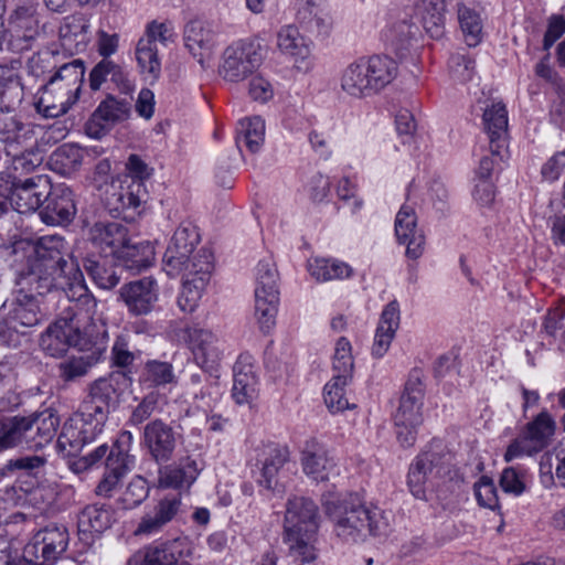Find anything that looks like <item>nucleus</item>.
Listing matches in <instances>:
<instances>
[{
	"label": "nucleus",
	"instance_id": "8",
	"mask_svg": "<svg viewBox=\"0 0 565 565\" xmlns=\"http://www.w3.org/2000/svg\"><path fill=\"white\" fill-rule=\"evenodd\" d=\"M120 380H125L122 373H111L108 377L96 380L90 385L88 396L75 414L97 435L102 433L110 409L118 403L117 385Z\"/></svg>",
	"mask_w": 565,
	"mask_h": 565
},
{
	"label": "nucleus",
	"instance_id": "54",
	"mask_svg": "<svg viewBox=\"0 0 565 565\" xmlns=\"http://www.w3.org/2000/svg\"><path fill=\"white\" fill-rule=\"evenodd\" d=\"M7 156L11 157V167L19 174L33 173L43 163V154L34 145Z\"/></svg>",
	"mask_w": 565,
	"mask_h": 565
},
{
	"label": "nucleus",
	"instance_id": "12",
	"mask_svg": "<svg viewBox=\"0 0 565 565\" xmlns=\"http://www.w3.org/2000/svg\"><path fill=\"white\" fill-rule=\"evenodd\" d=\"M68 532L63 525H50L39 531L25 546L24 557L34 565H52L66 551Z\"/></svg>",
	"mask_w": 565,
	"mask_h": 565
},
{
	"label": "nucleus",
	"instance_id": "61",
	"mask_svg": "<svg viewBox=\"0 0 565 565\" xmlns=\"http://www.w3.org/2000/svg\"><path fill=\"white\" fill-rule=\"evenodd\" d=\"M14 189V174L0 171V217L13 209L12 191Z\"/></svg>",
	"mask_w": 565,
	"mask_h": 565
},
{
	"label": "nucleus",
	"instance_id": "51",
	"mask_svg": "<svg viewBox=\"0 0 565 565\" xmlns=\"http://www.w3.org/2000/svg\"><path fill=\"white\" fill-rule=\"evenodd\" d=\"M242 135L237 137L238 147L244 146L253 153L260 149L265 136V121L259 116L241 120Z\"/></svg>",
	"mask_w": 565,
	"mask_h": 565
},
{
	"label": "nucleus",
	"instance_id": "39",
	"mask_svg": "<svg viewBox=\"0 0 565 565\" xmlns=\"http://www.w3.org/2000/svg\"><path fill=\"white\" fill-rule=\"evenodd\" d=\"M84 78V65L79 60H74L63 64L47 83H54L55 88L61 90L63 95L77 100L78 92Z\"/></svg>",
	"mask_w": 565,
	"mask_h": 565
},
{
	"label": "nucleus",
	"instance_id": "13",
	"mask_svg": "<svg viewBox=\"0 0 565 565\" xmlns=\"http://www.w3.org/2000/svg\"><path fill=\"white\" fill-rule=\"evenodd\" d=\"M300 465L303 473L316 482H327L339 475L338 465L326 445L313 437L301 447Z\"/></svg>",
	"mask_w": 565,
	"mask_h": 565
},
{
	"label": "nucleus",
	"instance_id": "7",
	"mask_svg": "<svg viewBox=\"0 0 565 565\" xmlns=\"http://www.w3.org/2000/svg\"><path fill=\"white\" fill-rule=\"evenodd\" d=\"M278 270L273 256L262 258L255 268V316L259 329L268 333L276 323L279 305Z\"/></svg>",
	"mask_w": 565,
	"mask_h": 565
},
{
	"label": "nucleus",
	"instance_id": "35",
	"mask_svg": "<svg viewBox=\"0 0 565 565\" xmlns=\"http://www.w3.org/2000/svg\"><path fill=\"white\" fill-rule=\"evenodd\" d=\"M399 305L396 300H393L386 305L381 313L372 347L373 356L382 358L387 352L399 327Z\"/></svg>",
	"mask_w": 565,
	"mask_h": 565
},
{
	"label": "nucleus",
	"instance_id": "44",
	"mask_svg": "<svg viewBox=\"0 0 565 565\" xmlns=\"http://www.w3.org/2000/svg\"><path fill=\"white\" fill-rule=\"evenodd\" d=\"M125 263V266L132 270H142L149 267L154 258L153 246L149 242H130L124 244L116 255Z\"/></svg>",
	"mask_w": 565,
	"mask_h": 565
},
{
	"label": "nucleus",
	"instance_id": "10",
	"mask_svg": "<svg viewBox=\"0 0 565 565\" xmlns=\"http://www.w3.org/2000/svg\"><path fill=\"white\" fill-rule=\"evenodd\" d=\"M172 38V30L166 23L151 22L137 43L136 58L142 74L157 79L161 73L160 47Z\"/></svg>",
	"mask_w": 565,
	"mask_h": 565
},
{
	"label": "nucleus",
	"instance_id": "45",
	"mask_svg": "<svg viewBox=\"0 0 565 565\" xmlns=\"http://www.w3.org/2000/svg\"><path fill=\"white\" fill-rule=\"evenodd\" d=\"M114 520L113 511L105 505H87L78 515V531L81 533H102L107 530Z\"/></svg>",
	"mask_w": 565,
	"mask_h": 565
},
{
	"label": "nucleus",
	"instance_id": "53",
	"mask_svg": "<svg viewBox=\"0 0 565 565\" xmlns=\"http://www.w3.org/2000/svg\"><path fill=\"white\" fill-rule=\"evenodd\" d=\"M458 19L467 45L470 47L477 46L482 39V21L479 14L461 6L458 9Z\"/></svg>",
	"mask_w": 565,
	"mask_h": 565
},
{
	"label": "nucleus",
	"instance_id": "27",
	"mask_svg": "<svg viewBox=\"0 0 565 565\" xmlns=\"http://www.w3.org/2000/svg\"><path fill=\"white\" fill-rule=\"evenodd\" d=\"M395 234L401 244L406 245V255L411 258H418L425 244V236L417 228V217L414 209L404 204L395 218Z\"/></svg>",
	"mask_w": 565,
	"mask_h": 565
},
{
	"label": "nucleus",
	"instance_id": "63",
	"mask_svg": "<svg viewBox=\"0 0 565 565\" xmlns=\"http://www.w3.org/2000/svg\"><path fill=\"white\" fill-rule=\"evenodd\" d=\"M454 75L461 82L471 79L475 61L467 55L457 54L451 57Z\"/></svg>",
	"mask_w": 565,
	"mask_h": 565
},
{
	"label": "nucleus",
	"instance_id": "49",
	"mask_svg": "<svg viewBox=\"0 0 565 565\" xmlns=\"http://www.w3.org/2000/svg\"><path fill=\"white\" fill-rule=\"evenodd\" d=\"M352 377L333 374L332 379L324 386V403L331 413L342 412L344 409L353 408L354 405L350 404L345 398V386L350 383Z\"/></svg>",
	"mask_w": 565,
	"mask_h": 565
},
{
	"label": "nucleus",
	"instance_id": "25",
	"mask_svg": "<svg viewBox=\"0 0 565 565\" xmlns=\"http://www.w3.org/2000/svg\"><path fill=\"white\" fill-rule=\"evenodd\" d=\"M216 31L210 22L191 20L184 28V43L190 53L204 66L210 62L215 46Z\"/></svg>",
	"mask_w": 565,
	"mask_h": 565
},
{
	"label": "nucleus",
	"instance_id": "57",
	"mask_svg": "<svg viewBox=\"0 0 565 565\" xmlns=\"http://www.w3.org/2000/svg\"><path fill=\"white\" fill-rule=\"evenodd\" d=\"M527 472L524 469L508 467L503 469L500 476L501 489L513 495H521L526 491Z\"/></svg>",
	"mask_w": 565,
	"mask_h": 565
},
{
	"label": "nucleus",
	"instance_id": "2",
	"mask_svg": "<svg viewBox=\"0 0 565 565\" xmlns=\"http://www.w3.org/2000/svg\"><path fill=\"white\" fill-rule=\"evenodd\" d=\"M199 242L198 227L191 222H182L163 255L168 275L182 274L183 284L178 305L184 312H193L198 307L213 268L212 254L207 249L195 252Z\"/></svg>",
	"mask_w": 565,
	"mask_h": 565
},
{
	"label": "nucleus",
	"instance_id": "14",
	"mask_svg": "<svg viewBox=\"0 0 565 565\" xmlns=\"http://www.w3.org/2000/svg\"><path fill=\"white\" fill-rule=\"evenodd\" d=\"M149 194L145 183L130 177H119L107 190L106 202L111 211L140 213V207L148 201Z\"/></svg>",
	"mask_w": 565,
	"mask_h": 565
},
{
	"label": "nucleus",
	"instance_id": "21",
	"mask_svg": "<svg viewBox=\"0 0 565 565\" xmlns=\"http://www.w3.org/2000/svg\"><path fill=\"white\" fill-rule=\"evenodd\" d=\"M158 285L151 277L125 284L119 290V298L128 311L135 316L149 313L158 300Z\"/></svg>",
	"mask_w": 565,
	"mask_h": 565
},
{
	"label": "nucleus",
	"instance_id": "40",
	"mask_svg": "<svg viewBox=\"0 0 565 565\" xmlns=\"http://www.w3.org/2000/svg\"><path fill=\"white\" fill-rule=\"evenodd\" d=\"M128 471V456L122 451L113 449L106 461V472L96 487V493L102 497H111L121 478Z\"/></svg>",
	"mask_w": 565,
	"mask_h": 565
},
{
	"label": "nucleus",
	"instance_id": "33",
	"mask_svg": "<svg viewBox=\"0 0 565 565\" xmlns=\"http://www.w3.org/2000/svg\"><path fill=\"white\" fill-rule=\"evenodd\" d=\"M180 504L181 501L178 495L163 498L153 510L141 518L135 533L137 535H150L159 532L174 518Z\"/></svg>",
	"mask_w": 565,
	"mask_h": 565
},
{
	"label": "nucleus",
	"instance_id": "47",
	"mask_svg": "<svg viewBox=\"0 0 565 565\" xmlns=\"http://www.w3.org/2000/svg\"><path fill=\"white\" fill-rule=\"evenodd\" d=\"M9 30L18 39L30 42L39 34V20L28 8H19L9 18Z\"/></svg>",
	"mask_w": 565,
	"mask_h": 565
},
{
	"label": "nucleus",
	"instance_id": "36",
	"mask_svg": "<svg viewBox=\"0 0 565 565\" xmlns=\"http://www.w3.org/2000/svg\"><path fill=\"white\" fill-rule=\"evenodd\" d=\"M31 420L25 416H9L0 418V452L21 448L26 449L31 439Z\"/></svg>",
	"mask_w": 565,
	"mask_h": 565
},
{
	"label": "nucleus",
	"instance_id": "32",
	"mask_svg": "<svg viewBox=\"0 0 565 565\" xmlns=\"http://www.w3.org/2000/svg\"><path fill=\"white\" fill-rule=\"evenodd\" d=\"M97 434L75 414L64 423L57 439L58 448L68 456L79 452L83 447L96 438Z\"/></svg>",
	"mask_w": 565,
	"mask_h": 565
},
{
	"label": "nucleus",
	"instance_id": "18",
	"mask_svg": "<svg viewBox=\"0 0 565 565\" xmlns=\"http://www.w3.org/2000/svg\"><path fill=\"white\" fill-rule=\"evenodd\" d=\"M74 306L64 311L47 330L56 335L61 341L66 342V348H79L81 350L87 344L85 332L82 330L85 323L93 322L95 319H100L98 312L92 319L86 318L84 309Z\"/></svg>",
	"mask_w": 565,
	"mask_h": 565
},
{
	"label": "nucleus",
	"instance_id": "17",
	"mask_svg": "<svg viewBox=\"0 0 565 565\" xmlns=\"http://www.w3.org/2000/svg\"><path fill=\"white\" fill-rule=\"evenodd\" d=\"M185 556V542L177 539L140 548L128 558L127 565H191Z\"/></svg>",
	"mask_w": 565,
	"mask_h": 565
},
{
	"label": "nucleus",
	"instance_id": "59",
	"mask_svg": "<svg viewBox=\"0 0 565 565\" xmlns=\"http://www.w3.org/2000/svg\"><path fill=\"white\" fill-rule=\"evenodd\" d=\"M149 493L147 482L141 477L134 478L120 498L124 509H134L139 505Z\"/></svg>",
	"mask_w": 565,
	"mask_h": 565
},
{
	"label": "nucleus",
	"instance_id": "16",
	"mask_svg": "<svg viewBox=\"0 0 565 565\" xmlns=\"http://www.w3.org/2000/svg\"><path fill=\"white\" fill-rule=\"evenodd\" d=\"M185 333L196 364L211 375L216 373L221 364L222 351L215 335L199 327H189Z\"/></svg>",
	"mask_w": 565,
	"mask_h": 565
},
{
	"label": "nucleus",
	"instance_id": "58",
	"mask_svg": "<svg viewBox=\"0 0 565 565\" xmlns=\"http://www.w3.org/2000/svg\"><path fill=\"white\" fill-rule=\"evenodd\" d=\"M92 363L85 356H72L58 364L60 377L65 382H73L87 374Z\"/></svg>",
	"mask_w": 565,
	"mask_h": 565
},
{
	"label": "nucleus",
	"instance_id": "52",
	"mask_svg": "<svg viewBox=\"0 0 565 565\" xmlns=\"http://www.w3.org/2000/svg\"><path fill=\"white\" fill-rule=\"evenodd\" d=\"M309 271L321 281L345 278L351 275V268L341 262L316 258L309 263Z\"/></svg>",
	"mask_w": 565,
	"mask_h": 565
},
{
	"label": "nucleus",
	"instance_id": "42",
	"mask_svg": "<svg viewBox=\"0 0 565 565\" xmlns=\"http://www.w3.org/2000/svg\"><path fill=\"white\" fill-rule=\"evenodd\" d=\"M84 268L93 281L102 289H113L120 281L121 269L117 268L113 260L106 257H87Z\"/></svg>",
	"mask_w": 565,
	"mask_h": 565
},
{
	"label": "nucleus",
	"instance_id": "19",
	"mask_svg": "<svg viewBox=\"0 0 565 565\" xmlns=\"http://www.w3.org/2000/svg\"><path fill=\"white\" fill-rule=\"evenodd\" d=\"M276 46L284 56L294 63L297 70L301 72L309 71L311 66L310 42L296 25L288 24L278 30Z\"/></svg>",
	"mask_w": 565,
	"mask_h": 565
},
{
	"label": "nucleus",
	"instance_id": "30",
	"mask_svg": "<svg viewBox=\"0 0 565 565\" xmlns=\"http://www.w3.org/2000/svg\"><path fill=\"white\" fill-rule=\"evenodd\" d=\"M234 380L232 396L239 405H252L257 399L258 376L255 367L247 361V358H239L233 367Z\"/></svg>",
	"mask_w": 565,
	"mask_h": 565
},
{
	"label": "nucleus",
	"instance_id": "5",
	"mask_svg": "<svg viewBox=\"0 0 565 565\" xmlns=\"http://www.w3.org/2000/svg\"><path fill=\"white\" fill-rule=\"evenodd\" d=\"M396 71L395 61L387 56L360 58L344 68L341 88L353 97L372 96L394 79Z\"/></svg>",
	"mask_w": 565,
	"mask_h": 565
},
{
	"label": "nucleus",
	"instance_id": "23",
	"mask_svg": "<svg viewBox=\"0 0 565 565\" xmlns=\"http://www.w3.org/2000/svg\"><path fill=\"white\" fill-rule=\"evenodd\" d=\"M26 288L20 287L12 299L3 302V315L13 326L31 328L40 322V307L38 298Z\"/></svg>",
	"mask_w": 565,
	"mask_h": 565
},
{
	"label": "nucleus",
	"instance_id": "41",
	"mask_svg": "<svg viewBox=\"0 0 565 565\" xmlns=\"http://www.w3.org/2000/svg\"><path fill=\"white\" fill-rule=\"evenodd\" d=\"M28 418L31 420V435H29L31 439L26 444V449H41L54 438L60 419L53 413H43Z\"/></svg>",
	"mask_w": 565,
	"mask_h": 565
},
{
	"label": "nucleus",
	"instance_id": "31",
	"mask_svg": "<svg viewBox=\"0 0 565 565\" xmlns=\"http://www.w3.org/2000/svg\"><path fill=\"white\" fill-rule=\"evenodd\" d=\"M145 445L157 460H169L175 447V434L169 425L160 419L146 425L143 431Z\"/></svg>",
	"mask_w": 565,
	"mask_h": 565
},
{
	"label": "nucleus",
	"instance_id": "22",
	"mask_svg": "<svg viewBox=\"0 0 565 565\" xmlns=\"http://www.w3.org/2000/svg\"><path fill=\"white\" fill-rule=\"evenodd\" d=\"M131 103L128 98L117 99L109 95L103 100L93 113L86 124V131L89 136L100 138L105 130L113 125L129 117Z\"/></svg>",
	"mask_w": 565,
	"mask_h": 565
},
{
	"label": "nucleus",
	"instance_id": "26",
	"mask_svg": "<svg viewBox=\"0 0 565 565\" xmlns=\"http://www.w3.org/2000/svg\"><path fill=\"white\" fill-rule=\"evenodd\" d=\"M443 456L438 451L427 450L419 454L411 465L407 475V486L417 499H426L430 477L439 472Z\"/></svg>",
	"mask_w": 565,
	"mask_h": 565
},
{
	"label": "nucleus",
	"instance_id": "60",
	"mask_svg": "<svg viewBox=\"0 0 565 565\" xmlns=\"http://www.w3.org/2000/svg\"><path fill=\"white\" fill-rule=\"evenodd\" d=\"M475 494L478 503L481 507L494 510L499 508V499L497 488L492 479L482 477L479 482L475 484Z\"/></svg>",
	"mask_w": 565,
	"mask_h": 565
},
{
	"label": "nucleus",
	"instance_id": "4",
	"mask_svg": "<svg viewBox=\"0 0 565 565\" xmlns=\"http://www.w3.org/2000/svg\"><path fill=\"white\" fill-rule=\"evenodd\" d=\"M319 509L309 498L292 497L286 503L282 540L289 555L302 563L318 557L316 543L319 531Z\"/></svg>",
	"mask_w": 565,
	"mask_h": 565
},
{
	"label": "nucleus",
	"instance_id": "38",
	"mask_svg": "<svg viewBox=\"0 0 565 565\" xmlns=\"http://www.w3.org/2000/svg\"><path fill=\"white\" fill-rule=\"evenodd\" d=\"M54 83H46L34 103L36 111L44 118H56L68 111L75 103L72 97L63 95Z\"/></svg>",
	"mask_w": 565,
	"mask_h": 565
},
{
	"label": "nucleus",
	"instance_id": "56",
	"mask_svg": "<svg viewBox=\"0 0 565 565\" xmlns=\"http://www.w3.org/2000/svg\"><path fill=\"white\" fill-rule=\"evenodd\" d=\"M145 380L154 386H160L175 383L177 376L171 363L151 360L145 365Z\"/></svg>",
	"mask_w": 565,
	"mask_h": 565
},
{
	"label": "nucleus",
	"instance_id": "6",
	"mask_svg": "<svg viewBox=\"0 0 565 565\" xmlns=\"http://www.w3.org/2000/svg\"><path fill=\"white\" fill-rule=\"evenodd\" d=\"M424 396L422 372L414 370L405 383L399 405L394 414L397 440L403 447H412L416 441L417 429L424 420Z\"/></svg>",
	"mask_w": 565,
	"mask_h": 565
},
{
	"label": "nucleus",
	"instance_id": "43",
	"mask_svg": "<svg viewBox=\"0 0 565 565\" xmlns=\"http://www.w3.org/2000/svg\"><path fill=\"white\" fill-rule=\"evenodd\" d=\"M290 451L287 447L268 448L260 468L257 482L267 490H274L278 483L279 470L289 461Z\"/></svg>",
	"mask_w": 565,
	"mask_h": 565
},
{
	"label": "nucleus",
	"instance_id": "24",
	"mask_svg": "<svg viewBox=\"0 0 565 565\" xmlns=\"http://www.w3.org/2000/svg\"><path fill=\"white\" fill-rule=\"evenodd\" d=\"M44 202L46 204L39 215L47 225L67 224L76 214L73 192L66 186H50L49 196L44 198Z\"/></svg>",
	"mask_w": 565,
	"mask_h": 565
},
{
	"label": "nucleus",
	"instance_id": "55",
	"mask_svg": "<svg viewBox=\"0 0 565 565\" xmlns=\"http://www.w3.org/2000/svg\"><path fill=\"white\" fill-rule=\"evenodd\" d=\"M354 369L352 345L350 341L341 337L338 339L332 358L333 374L352 377Z\"/></svg>",
	"mask_w": 565,
	"mask_h": 565
},
{
	"label": "nucleus",
	"instance_id": "11",
	"mask_svg": "<svg viewBox=\"0 0 565 565\" xmlns=\"http://www.w3.org/2000/svg\"><path fill=\"white\" fill-rule=\"evenodd\" d=\"M262 60L258 44L250 41L237 42L224 51L220 74L227 82H241L253 74Z\"/></svg>",
	"mask_w": 565,
	"mask_h": 565
},
{
	"label": "nucleus",
	"instance_id": "37",
	"mask_svg": "<svg viewBox=\"0 0 565 565\" xmlns=\"http://www.w3.org/2000/svg\"><path fill=\"white\" fill-rule=\"evenodd\" d=\"M195 460L186 458L179 465L164 466L159 469L158 487L163 489L189 488L199 476Z\"/></svg>",
	"mask_w": 565,
	"mask_h": 565
},
{
	"label": "nucleus",
	"instance_id": "62",
	"mask_svg": "<svg viewBox=\"0 0 565 565\" xmlns=\"http://www.w3.org/2000/svg\"><path fill=\"white\" fill-rule=\"evenodd\" d=\"M248 94L255 102L266 103L274 96L271 84L262 76H255L248 85Z\"/></svg>",
	"mask_w": 565,
	"mask_h": 565
},
{
	"label": "nucleus",
	"instance_id": "1",
	"mask_svg": "<svg viewBox=\"0 0 565 565\" xmlns=\"http://www.w3.org/2000/svg\"><path fill=\"white\" fill-rule=\"evenodd\" d=\"M61 246L60 237H41L19 273L18 285L38 295L62 289L71 301H76L77 308L85 310L86 318L92 319L97 313V300L89 292L78 264L66 258Z\"/></svg>",
	"mask_w": 565,
	"mask_h": 565
},
{
	"label": "nucleus",
	"instance_id": "48",
	"mask_svg": "<svg viewBox=\"0 0 565 565\" xmlns=\"http://www.w3.org/2000/svg\"><path fill=\"white\" fill-rule=\"evenodd\" d=\"M416 31V25L404 19L391 23L384 31L383 38L397 54H403L408 49Z\"/></svg>",
	"mask_w": 565,
	"mask_h": 565
},
{
	"label": "nucleus",
	"instance_id": "34",
	"mask_svg": "<svg viewBox=\"0 0 565 565\" xmlns=\"http://www.w3.org/2000/svg\"><path fill=\"white\" fill-rule=\"evenodd\" d=\"M24 99V85L20 72L0 64V113L13 111Z\"/></svg>",
	"mask_w": 565,
	"mask_h": 565
},
{
	"label": "nucleus",
	"instance_id": "9",
	"mask_svg": "<svg viewBox=\"0 0 565 565\" xmlns=\"http://www.w3.org/2000/svg\"><path fill=\"white\" fill-rule=\"evenodd\" d=\"M555 433V422L543 412L527 423L522 435L515 438L507 448L504 460L512 461L522 456H532L542 451L550 444Z\"/></svg>",
	"mask_w": 565,
	"mask_h": 565
},
{
	"label": "nucleus",
	"instance_id": "15",
	"mask_svg": "<svg viewBox=\"0 0 565 565\" xmlns=\"http://www.w3.org/2000/svg\"><path fill=\"white\" fill-rule=\"evenodd\" d=\"M11 113H0V142L7 154L35 145L41 131L39 125L25 122Z\"/></svg>",
	"mask_w": 565,
	"mask_h": 565
},
{
	"label": "nucleus",
	"instance_id": "64",
	"mask_svg": "<svg viewBox=\"0 0 565 565\" xmlns=\"http://www.w3.org/2000/svg\"><path fill=\"white\" fill-rule=\"evenodd\" d=\"M565 33V18L554 14L548 19L544 35V49L548 50Z\"/></svg>",
	"mask_w": 565,
	"mask_h": 565
},
{
	"label": "nucleus",
	"instance_id": "29",
	"mask_svg": "<svg viewBox=\"0 0 565 565\" xmlns=\"http://www.w3.org/2000/svg\"><path fill=\"white\" fill-rule=\"evenodd\" d=\"M483 125L493 156L502 157L508 138V111L502 102H492L483 110Z\"/></svg>",
	"mask_w": 565,
	"mask_h": 565
},
{
	"label": "nucleus",
	"instance_id": "20",
	"mask_svg": "<svg viewBox=\"0 0 565 565\" xmlns=\"http://www.w3.org/2000/svg\"><path fill=\"white\" fill-rule=\"evenodd\" d=\"M49 190L50 181L45 175L36 174L23 181L14 175L13 209L19 213L35 212L49 196Z\"/></svg>",
	"mask_w": 565,
	"mask_h": 565
},
{
	"label": "nucleus",
	"instance_id": "28",
	"mask_svg": "<svg viewBox=\"0 0 565 565\" xmlns=\"http://www.w3.org/2000/svg\"><path fill=\"white\" fill-rule=\"evenodd\" d=\"M89 241L102 253L116 256L130 242L127 226L119 222H97L89 230Z\"/></svg>",
	"mask_w": 565,
	"mask_h": 565
},
{
	"label": "nucleus",
	"instance_id": "50",
	"mask_svg": "<svg viewBox=\"0 0 565 565\" xmlns=\"http://www.w3.org/2000/svg\"><path fill=\"white\" fill-rule=\"evenodd\" d=\"M86 154V149L74 143H64L52 153L51 161L63 173H70L79 168Z\"/></svg>",
	"mask_w": 565,
	"mask_h": 565
},
{
	"label": "nucleus",
	"instance_id": "46",
	"mask_svg": "<svg viewBox=\"0 0 565 565\" xmlns=\"http://www.w3.org/2000/svg\"><path fill=\"white\" fill-rule=\"evenodd\" d=\"M417 11L422 23L431 38L438 39L444 33L445 1L444 0H418Z\"/></svg>",
	"mask_w": 565,
	"mask_h": 565
},
{
	"label": "nucleus",
	"instance_id": "3",
	"mask_svg": "<svg viewBox=\"0 0 565 565\" xmlns=\"http://www.w3.org/2000/svg\"><path fill=\"white\" fill-rule=\"evenodd\" d=\"M326 514L333 522V532L345 543L365 541L369 536L384 534L388 529L385 512L353 500H323Z\"/></svg>",
	"mask_w": 565,
	"mask_h": 565
}]
</instances>
